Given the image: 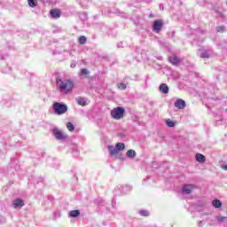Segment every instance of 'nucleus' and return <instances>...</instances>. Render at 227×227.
Here are the masks:
<instances>
[{
    "instance_id": "f257e3e1",
    "label": "nucleus",
    "mask_w": 227,
    "mask_h": 227,
    "mask_svg": "<svg viewBox=\"0 0 227 227\" xmlns=\"http://www.w3.org/2000/svg\"><path fill=\"white\" fill-rule=\"evenodd\" d=\"M57 90L59 93L63 95H68V93H72V90H74V82L70 79H56Z\"/></svg>"
},
{
    "instance_id": "f03ea898",
    "label": "nucleus",
    "mask_w": 227,
    "mask_h": 227,
    "mask_svg": "<svg viewBox=\"0 0 227 227\" xmlns=\"http://www.w3.org/2000/svg\"><path fill=\"white\" fill-rule=\"evenodd\" d=\"M53 110L55 112V114H65V113H67L68 111V106H67V105L65 104H61V103H54L53 104Z\"/></svg>"
},
{
    "instance_id": "7ed1b4c3",
    "label": "nucleus",
    "mask_w": 227,
    "mask_h": 227,
    "mask_svg": "<svg viewBox=\"0 0 227 227\" xmlns=\"http://www.w3.org/2000/svg\"><path fill=\"white\" fill-rule=\"evenodd\" d=\"M123 114H125V109L123 107L118 106L111 111V116L114 120H121Z\"/></svg>"
},
{
    "instance_id": "20e7f679",
    "label": "nucleus",
    "mask_w": 227,
    "mask_h": 227,
    "mask_svg": "<svg viewBox=\"0 0 227 227\" xmlns=\"http://www.w3.org/2000/svg\"><path fill=\"white\" fill-rule=\"evenodd\" d=\"M162 26H164V22L162 21V20H155L153 25V31H154V33H160V29H162Z\"/></svg>"
},
{
    "instance_id": "39448f33",
    "label": "nucleus",
    "mask_w": 227,
    "mask_h": 227,
    "mask_svg": "<svg viewBox=\"0 0 227 227\" xmlns=\"http://www.w3.org/2000/svg\"><path fill=\"white\" fill-rule=\"evenodd\" d=\"M13 208H22L24 207V200L22 199H16L12 200Z\"/></svg>"
},
{
    "instance_id": "423d86ee",
    "label": "nucleus",
    "mask_w": 227,
    "mask_h": 227,
    "mask_svg": "<svg viewBox=\"0 0 227 227\" xmlns=\"http://www.w3.org/2000/svg\"><path fill=\"white\" fill-rule=\"evenodd\" d=\"M53 136H55L56 139L59 140L67 138V137L58 129H53Z\"/></svg>"
},
{
    "instance_id": "0eeeda50",
    "label": "nucleus",
    "mask_w": 227,
    "mask_h": 227,
    "mask_svg": "<svg viewBox=\"0 0 227 227\" xmlns=\"http://www.w3.org/2000/svg\"><path fill=\"white\" fill-rule=\"evenodd\" d=\"M193 189H194V185L193 184H184L183 186V192L184 194H191V192H192Z\"/></svg>"
},
{
    "instance_id": "6e6552de",
    "label": "nucleus",
    "mask_w": 227,
    "mask_h": 227,
    "mask_svg": "<svg viewBox=\"0 0 227 227\" xmlns=\"http://www.w3.org/2000/svg\"><path fill=\"white\" fill-rule=\"evenodd\" d=\"M51 15L52 19H59L61 17V11L58 9H51Z\"/></svg>"
},
{
    "instance_id": "1a4fd4ad",
    "label": "nucleus",
    "mask_w": 227,
    "mask_h": 227,
    "mask_svg": "<svg viewBox=\"0 0 227 227\" xmlns=\"http://www.w3.org/2000/svg\"><path fill=\"white\" fill-rule=\"evenodd\" d=\"M175 107H177V109H184L185 108V101L183 99H177L175 102Z\"/></svg>"
},
{
    "instance_id": "9d476101",
    "label": "nucleus",
    "mask_w": 227,
    "mask_h": 227,
    "mask_svg": "<svg viewBox=\"0 0 227 227\" xmlns=\"http://www.w3.org/2000/svg\"><path fill=\"white\" fill-rule=\"evenodd\" d=\"M160 91H161V93H164L166 95L167 93H169V87H168V84L166 83H161L160 85Z\"/></svg>"
},
{
    "instance_id": "9b49d317",
    "label": "nucleus",
    "mask_w": 227,
    "mask_h": 227,
    "mask_svg": "<svg viewBox=\"0 0 227 227\" xmlns=\"http://www.w3.org/2000/svg\"><path fill=\"white\" fill-rule=\"evenodd\" d=\"M195 159H196L197 162H200V163L205 162V160H206L205 155H203L201 153L196 154Z\"/></svg>"
},
{
    "instance_id": "f8f14e48",
    "label": "nucleus",
    "mask_w": 227,
    "mask_h": 227,
    "mask_svg": "<svg viewBox=\"0 0 227 227\" xmlns=\"http://www.w3.org/2000/svg\"><path fill=\"white\" fill-rule=\"evenodd\" d=\"M169 61L172 63V65H177V63H180V59L176 56L169 57Z\"/></svg>"
},
{
    "instance_id": "ddd939ff",
    "label": "nucleus",
    "mask_w": 227,
    "mask_h": 227,
    "mask_svg": "<svg viewBox=\"0 0 227 227\" xmlns=\"http://www.w3.org/2000/svg\"><path fill=\"white\" fill-rule=\"evenodd\" d=\"M108 150L111 155H116L118 153V149L113 145H108Z\"/></svg>"
},
{
    "instance_id": "4468645a",
    "label": "nucleus",
    "mask_w": 227,
    "mask_h": 227,
    "mask_svg": "<svg viewBox=\"0 0 227 227\" xmlns=\"http://www.w3.org/2000/svg\"><path fill=\"white\" fill-rule=\"evenodd\" d=\"M212 204L215 208H221V207H223V203L219 200H213Z\"/></svg>"
},
{
    "instance_id": "2eb2a0df",
    "label": "nucleus",
    "mask_w": 227,
    "mask_h": 227,
    "mask_svg": "<svg viewBox=\"0 0 227 227\" xmlns=\"http://www.w3.org/2000/svg\"><path fill=\"white\" fill-rule=\"evenodd\" d=\"M115 148H117V152H122V150H125V144L117 143Z\"/></svg>"
},
{
    "instance_id": "dca6fc26",
    "label": "nucleus",
    "mask_w": 227,
    "mask_h": 227,
    "mask_svg": "<svg viewBox=\"0 0 227 227\" xmlns=\"http://www.w3.org/2000/svg\"><path fill=\"white\" fill-rule=\"evenodd\" d=\"M127 157H129V159H134V157H136V151L134 150H129L126 153Z\"/></svg>"
},
{
    "instance_id": "f3484780",
    "label": "nucleus",
    "mask_w": 227,
    "mask_h": 227,
    "mask_svg": "<svg viewBox=\"0 0 227 227\" xmlns=\"http://www.w3.org/2000/svg\"><path fill=\"white\" fill-rule=\"evenodd\" d=\"M67 129H68L69 132H74V130H75V126H74L72 122H67Z\"/></svg>"
},
{
    "instance_id": "a211bd4d",
    "label": "nucleus",
    "mask_w": 227,
    "mask_h": 227,
    "mask_svg": "<svg viewBox=\"0 0 227 227\" xmlns=\"http://www.w3.org/2000/svg\"><path fill=\"white\" fill-rule=\"evenodd\" d=\"M80 214L81 212H79V210H73V211H70L69 215L70 217H78Z\"/></svg>"
},
{
    "instance_id": "6ab92c4d",
    "label": "nucleus",
    "mask_w": 227,
    "mask_h": 227,
    "mask_svg": "<svg viewBox=\"0 0 227 227\" xmlns=\"http://www.w3.org/2000/svg\"><path fill=\"white\" fill-rule=\"evenodd\" d=\"M77 104H79V106H86V99L84 98H78Z\"/></svg>"
},
{
    "instance_id": "aec40b11",
    "label": "nucleus",
    "mask_w": 227,
    "mask_h": 227,
    "mask_svg": "<svg viewBox=\"0 0 227 227\" xmlns=\"http://www.w3.org/2000/svg\"><path fill=\"white\" fill-rule=\"evenodd\" d=\"M78 42L82 45H84V43H86V42H87L86 36H84V35L80 36L78 39Z\"/></svg>"
},
{
    "instance_id": "412c9836",
    "label": "nucleus",
    "mask_w": 227,
    "mask_h": 227,
    "mask_svg": "<svg viewBox=\"0 0 227 227\" xmlns=\"http://www.w3.org/2000/svg\"><path fill=\"white\" fill-rule=\"evenodd\" d=\"M38 4V2H36V0H28V5L31 8H35V6H36Z\"/></svg>"
},
{
    "instance_id": "4be33fe9",
    "label": "nucleus",
    "mask_w": 227,
    "mask_h": 227,
    "mask_svg": "<svg viewBox=\"0 0 227 227\" xmlns=\"http://www.w3.org/2000/svg\"><path fill=\"white\" fill-rule=\"evenodd\" d=\"M117 87L119 88V90H127V84L123 82L118 83Z\"/></svg>"
},
{
    "instance_id": "5701e85b",
    "label": "nucleus",
    "mask_w": 227,
    "mask_h": 227,
    "mask_svg": "<svg viewBox=\"0 0 227 227\" xmlns=\"http://www.w3.org/2000/svg\"><path fill=\"white\" fill-rule=\"evenodd\" d=\"M166 124H167L168 127H175V121H171V120H169V119H168V120L166 121Z\"/></svg>"
},
{
    "instance_id": "b1692460",
    "label": "nucleus",
    "mask_w": 227,
    "mask_h": 227,
    "mask_svg": "<svg viewBox=\"0 0 227 227\" xmlns=\"http://www.w3.org/2000/svg\"><path fill=\"white\" fill-rule=\"evenodd\" d=\"M140 215H143L144 217H148V215H150V213H148V211L146 210H141Z\"/></svg>"
},
{
    "instance_id": "393cba45",
    "label": "nucleus",
    "mask_w": 227,
    "mask_h": 227,
    "mask_svg": "<svg viewBox=\"0 0 227 227\" xmlns=\"http://www.w3.org/2000/svg\"><path fill=\"white\" fill-rule=\"evenodd\" d=\"M88 69H82V75H88Z\"/></svg>"
},
{
    "instance_id": "a878e982",
    "label": "nucleus",
    "mask_w": 227,
    "mask_h": 227,
    "mask_svg": "<svg viewBox=\"0 0 227 227\" xmlns=\"http://www.w3.org/2000/svg\"><path fill=\"white\" fill-rule=\"evenodd\" d=\"M200 58H208V53L207 52L200 53Z\"/></svg>"
},
{
    "instance_id": "bb28decb",
    "label": "nucleus",
    "mask_w": 227,
    "mask_h": 227,
    "mask_svg": "<svg viewBox=\"0 0 227 227\" xmlns=\"http://www.w3.org/2000/svg\"><path fill=\"white\" fill-rule=\"evenodd\" d=\"M217 31L218 33H223V31H224V27H218Z\"/></svg>"
},
{
    "instance_id": "cd10ccee",
    "label": "nucleus",
    "mask_w": 227,
    "mask_h": 227,
    "mask_svg": "<svg viewBox=\"0 0 227 227\" xmlns=\"http://www.w3.org/2000/svg\"><path fill=\"white\" fill-rule=\"evenodd\" d=\"M222 169H224V171H227V165H222Z\"/></svg>"
},
{
    "instance_id": "c85d7f7f",
    "label": "nucleus",
    "mask_w": 227,
    "mask_h": 227,
    "mask_svg": "<svg viewBox=\"0 0 227 227\" xmlns=\"http://www.w3.org/2000/svg\"><path fill=\"white\" fill-rule=\"evenodd\" d=\"M227 217H222L219 221H226Z\"/></svg>"
},
{
    "instance_id": "c756f323",
    "label": "nucleus",
    "mask_w": 227,
    "mask_h": 227,
    "mask_svg": "<svg viewBox=\"0 0 227 227\" xmlns=\"http://www.w3.org/2000/svg\"><path fill=\"white\" fill-rule=\"evenodd\" d=\"M71 67H72V68H75V65L72 64V65H71Z\"/></svg>"
},
{
    "instance_id": "7c9ffc66",
    "label": "nucleus",
    "mask_w": 227,
    "mask_h": 227,
    "mask_svg": "<svg viewBox=\"0 0 227 227\" xmlns=\"http://www.w3.org/2000/svg\"><path fill=\"white\" fill-rule=\"evenodd\" d=\"M160 10H164V6L160 5Z\"/></svg>"
}]
</instances>
